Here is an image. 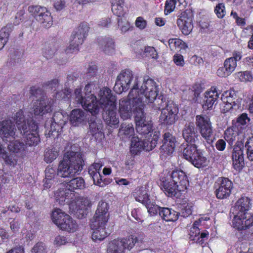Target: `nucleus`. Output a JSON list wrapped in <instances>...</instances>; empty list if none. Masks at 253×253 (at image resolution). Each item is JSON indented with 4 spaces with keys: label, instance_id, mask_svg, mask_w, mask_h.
Instances as JSON below:
<instances>
[{
    "label": "nucleus",
    "instance_id": "53",
    "mask_svg": "<svg viewBox=\"0 0 253 253\" xmlns=\"http://www.w3.org/2000/svg\"><path fill=\"white\" fill-rule=\"evenodd\" d=\"M237 77L240 81L243 82H251L253 80V76L249 71L239 72L236 74Z\"/></svg>",
    "mask_w": 253,
    "mask_h": 253
},
{
    "label": "nucleus",
    "instance_id": "27",
    "mask_svg": "<svg viewBox=\"0 0 253 253\" xmlns=\"http://www.w3.org/2000/svg\"><path fill=\"white\" fill-rule=\"evenodd\" d=\"M244 137L242 131H239L238 126H233L228 128L224 132V138L230 144L232 145L237 138Z\"/></svg>",
    "mask_w": 253,
    "mask_h": 253
},
{
    "label": "nucleus",
    "instance_id": "54",
    "mask_svg": "<svg viewBox=\"0 0 253 253\" xmlns=\"http://www.w3.org/2000/svg\"><path fill=\"white\" fill-rule=\"evenodd\" d=\"M89 129L92 135L101 133L102 125L95 122H91L89 125Z\"/></svg>",
    "mask_w": 253,
    "mask_h": 253
},
{
    "label": "nucleus",
    "instance_id": "2",
    "mask_svg": "<svg viewBox=\"0 0 253 253\" xmlns=\"http://www.w3.org/2000/svg\"><path fill=\"white\" fill-rule=\"evenodd\" d=\"M98 96L100 98L99 111L103 109V118L105 123L112 127H117L119 119L116 112V96L106 87L100 89Z\"/></svg>",
    "mask_w": 253,
    "mask_h": 253
},
{
    "label": "nucleus",
    "instance_id": "8",
    "mask_svg": "<svg viewBox=\"0 0 253 253\" xmlns=\"http://www.w3.org/2000/svg\"><path fill=\"white\" fill-rule=\"evenodd\" d=\"M158 105L154 104V110H161L159 123L165 126H171L178 119L179 109L177 104L172 101L166 102L163 99L157 100Z\"/></svg>",
    "mask_w": 253,
    "mask_h": 253
},
{
    "label": "nucleus",
    "instance_id": "11",
    "mask_svg": "<svg viewBox=\"0 0 253 253\" xmlns=\"http://www.w3.org/2000/svg\"><path fill=\"white\" fill-rule=\"evenodd\" d=\"M83 160L81 155L73 151L64 154V179L79 174L83 169Z\"/></svg>",
    "mask_w": 253,
    "mask_h": 253
},
{
    "label": "nucleus",
    "instance_id": "40",
    "mask_svg": "<svg viewBox=\"0 0 253 253\" xmlns=\"http://www.w3.org/2000/svg\"><path fill=\"white\" fill-rule=\"evenodd\" d=\"M168 43L171 50H185L188 48L187 44L179 39H170L169 40Z\"/></svg>",
    "mask_w": 253,
    "mask_h": 253
},
{
    "label": "nucleus",
    "instance_id": "49",
    "mask_svg": "<svg viewBox=\"0 0 253 253\" xmlns=\"http://www.w3.org/2000/svg\"><path fill=\"white\" fill-rule=\"evenodd\" d=\"M247 159L253 161V136L249 137L245 144Z\"/></svg>",
    "mask_w": 253,
    "mask_h": 253
},
{
    "label": "nucleus",
    "instance_id": "29",
    "mask_svg": "<svg viewBox=\"0 0 253 253\" xmlns=\"http://www.w3.org/2000/svg\"><path fill=\"white\" fill-rule=\"evenodd\" d=\"M84 187V181L82 177H76L70 180L68 179H64V189L73 191L75 189H83Z\"/></svg>",
    "mask_w": 253,
    "mask_h": 253
},
{
    "label": "nucleus",
    "instance_id": "1",
    "mask_svg": "<svg viewBox=\"0 0 253 253\" xmlns=\"http://www.w3.org/2000/svg\"><path fill=\"white\" fill-rule=\"evenodd\" d=\"M182 136L187 143L183 150V157L195 167L200 168L208 165L207 158L195 144L198 140V134L192 123L186 124L182 130Z\"/></svg>",
    "mask_w": 253,
    "mask_h": 253
},
{
    "label": "nucleus",
    "instance_id": "12",
    "mask_svg": "<svg viewBox=\"0 0 253 253\" xmlns=\"http://www.w3.org/2000/svg\"><path fill=\"white\" fill-rule=\"evenodd\" d=\"M152 134H152H150V137L143 140H140L138 137H133L130 146L131 153L132 155H137L143 150L149 151L154 149L158 143L160 133L155 131Z\"/></svg>",
    "mask_w": 253,
    "mask_h": 253
},
{
    "label": "nucleus",
    "instance_id": "26",
    "mask_svg": "<svg viewBox=\"0 0 253 253\" xmlns=\"http://www.w3.org/2000/svg\"><path fill=\"white\" fill-rule=\"evenodd\" d=\"M192 21V17L188 16L185 13L177 20V25L184 35H188L192 31L193 27Z\"/></svg>",
    "mask_w": 253,
    "mask_h": 253
},
{
    "label": "nucleus",
    "instance_id": "35",
    "mask_svg": "<svg viewBox=\"0 0 253 253\" xmlns=\"http://www.w3.org/2000/svg\"><path fill=\"white\" fill-rule=\"evenodd\" d=\"M84 41L82 39L77 38L73 34H72L70 39V45L66 50L68 53H76L79 50V46L81 45Z\"/></svg>",
    "mask_w": 253,
    "mask_h": 253
},
{
    "label": "nucleus",
    "instance_id": "50",
    "mask_svg": "<svg viewBox=\"0 0 253 253\" xmlns=\"http://www.w3.org/2000/svg\"><path fill=\"white\" fill-rule=\"evenodd\" d=\"M147 209V211L151 215H154L158 213H160L161 208L155 204L154 202L150 200L144 205Z\"/></svg>",
    "mask_w": 253,
    "mask_h": 253
},
{
    "label": "nucleus",
    "instance_id": "58",
    "mask_svg": "<svg viewBox=\"0 0 253 253\" xmlns=\"http://www.w3.org/2000/svg\"><path fill=\"white\" fill-rule=\"evenodd\" d=\"M32 253H46V247L42 242L36 244L32 249Z\"/></svg>",
    "mask_w": 253,
    "mask_h": 253
},
{
    "label": "nucleus",
    "instance_id": "30",
    "mask_svg": "<svg viewBox=\"0 0 253 253\" xmlns=\"http://www.w3.org/2000/svg\"><path fill=\"white\" fill-rule=\"evenodd\" d=\"M251 200L248 197H242L236 203V213L251 212Z\"/></svg>",
    "mask_w": 253,
    "mask_h": 253
},
{
    "label": "nucleus",
    "instance_id": "38",
    "mask_svg": "<svg viewBox=\"0 0 253 253\" xmlns=\"http://www.w3.org/2000/svg\"><path fill=\"white\" fill-rule=\"evenodd\" d=\"M84 112L81 109L73 110L70 115V121L74 126H77L85 120Z\"/></svg>",
    "mask_w": 253,
    "mask_h": 253
},
{
    "label": "nucleus",
    "instance_id": "10",
    "mask_svg": "<svg viewBox=\"0 0 253 253\" xmlns=\"http://www.w3.org/2000/svg\"><path fill=\"white\" fill-rule=\"evenodd\" d=\"M31 94L36 99L34 101L33 106L35 116H43L52 111L53 100L48 97L42 89L33 87L31 89Z\"/></svg>",
    "mask_w": 253,
    "mask_h": 253
},
{
    "label": "nucleus",
    "instance_id": "25",
    "mask_svg": "<svg viewBox=\"0 0 253 253\" xmlns=\"http://www.w3.org/2000/svg\"><path fill=\"white\" fill-rule=\"evenodd\" d=\"M233 166L237 171H240L244 166V152L241 147L236 145L232 153Z\"/></svg>",
    "mask_w": 253,
    "mask_h": 253
},
{
    "label": "nucleus",
    "instance_id": "59",
    "mask_svg": "<svg viewBox=\"0 0 253 253\" xmlns=\"http://www.w3.org/2000/svg\"><path fill=\"white\" fill-rule=\"evenodd\" d=\"M230 15L236 20V24L238 26L243 28L246 25L245 19L239 17L236 12L232 11Z\"/></svg>",
    "mask_w": 253,
    "mask_h": 253
},
{
    "label": "nucleus",
    "instance_id": "60",
    "mask_svg": "<svg viewBox=\"0 0 253 253\" xmlns=\"http://www.w3.org/2000/svg\"><path fill=\"white\" fill-rule=\"evenodd\" d=\"M134 164V157L132 155L127 156L125 161V169L126 170H131L133 168Z\"/></svg>",
    "mask_w": 253,
    "mask_h": 253
},
{
    "label": "nucleus",
    "instance_id": "48",
    "mask_svg": "<svg viewBox=\"0 0 253 253\" xmlns=\"http://www.w3.org/2000/svg\"><path fill=\"white\" fill-rule=\"evenodd\" d=\"M58 152L55 148L46 149L44 156V160L47 163H51L58 156Z\"/></svg>",
    "mask_w": 253,
    "mask_h": 253
},
{
    "label": "nucleus",
    "instance_id": "20",
    "mask_svg": "<svg viewBox=\"0 0 253 253\" xmlns=\"http://www.w3.org/2000/svg\"><path fill=\"white\" fill-rule=\"evenodd\" d=\"M16 130L15 125L11 120L0 122V135L3 141H8V138H14Z\"/></svg>",
    "mask_w": 253,
    "mask_h": 253
},
{
    "label": "nucleus",
    "instance_id": "42",
    "mask_svg": "<svg viewBox=\"0 0 253 253\" xmlns=\"http://www.w3.org/2000/svg\"><path fill=\"white\" fill-rule=\"evenodd\" d=\"M78 225L69 215L64 214V231L74 232L77 229Z\"/></svg>",
    "mask_w": 253,
    "mask_h": 253
},
{
    "label": "nucleus",
    "instance_id": "19",
    "mask_svg": "<svg viewBox=\"0 0 253 253\" xmlns=\"http://www.w3.org/2000/svg\"><path fill=\"white\" fill-rule=\"evenodd\" d=\"M218 188L216 190V195L218 199L226 198L230 196L233 184L229 179L220 177L218 179Z\"/></svg>",
    "mask_w": 253,
    "mask_h": 253
},
{
    "label": "nucleus",
    "instance_id": "13",
    "mask_svg": "<svg viewBox=\"0 0 253 253\" xmlns=\"http://www.w3.org/2000/svg\"><path fill=\"white\" fill-rule=\"evenodd\" d=\"M196 125L202 137L209 144H211L214 139V132L209 118L206 116L197 115Z\"/></svg>",
    "mask_w": 253,
    "mask_h": 253
},
{
    "label": "nucleus",
    "instance_id": "61",
    "mask_svg": "<svg viewBox=\"0 0 253 253\" xmlns=\"http://www.w3.org/2000/svg\"><path fill=\"white\" fill-rule=\"evenodd\" d=\"M250 121V119L248 117L246 113H243L237 119V123L238 126L239 125L245 126L247 125Z\"/></svg>",
    "mask_w": 253,
    "mask_h": 253
},
{
    "label": "nucleus",
    "instance_id": "23",
    "mask_svg": "<svg viewBox=\"0 0 253 253\" xmlns=\"http://www.w3.org/2000/svg\"><path fill=\"white\" fill-rule=\"evenodd\" d=\"M103 166L100 162L94 163L88 169V173L92 177L94 184L99 187H104L106 183L102 180L99 171Z\"/></svg>",
    "mask_w": 253,
    "mask_h": 253
},
{
    "label": "nucleus",
    "instance_id": "22",
    "mask_svg": "<svg viewBox=\"0 0 253 253\" xmlns=\"http://www.w3.org/2000/svg\"><path fill=\"white\" fill-rule=\"evenodd\" d=\"M175 142V138L170 133H165L163 135V144L161 146V151L163 154H171L174 150Z\"/></svg>",
    "mask_w": 253,
    "mask_h": 253
},
{
    "label": "nucleus",
    "instance_id": "41",
    "mask_svg": "<svg viewBox=\"0 0 253 253\" xmlns=\"http://www.w3.org/2000/svg\"><path fill=\"white\" fill-rule=\"evenodd\" d=\"M201 219H199L198 220H196L194 222L193 226L190 228L189 231V239L195 243H196L197 241H199V240L200 230L199 228V226L201 223Z\"/></svg>",
    "mask_w": 253,
    "mask_h": 253
},
{
    "label": "nucleus",
    "instance_id": "28",
    "mask_svg": "<svg viewBox=\"0 0 253 253\" xmlns=\"http://www.w3.org/2000/svg\"><path fill=\"white\" fill-rule=\"evenodd\" d=\"M98 42L101 49L106 54H111L115 51V44L113 40L110 37L100 38Z\"/></svg>",
    "mask_w": 253,
    "mask_h": 253
},
{
    "label": "nucleus",
    "instance_id": "62",
    "mask_svg": "<svg viewBox=\"0 0 253 253\" xmlns=\"http://www.w3.org/2000/svg\"><path fill=\"white\" fill-rule=\"evenodd\" d=\"M234 96H236L235 91L233 90H228L223 92L221 99L223 102H228V98Z\"/></svg>",
    "mask_w": 253,
    "mask_h": 253
},
{
    "label": "nucleus",
    "instance_id": "5",
    "mask_svg": "<svg viewBox=\"0 0 253 253\" xmlns=\"http://www.w3.org/2000/svg\"><path fill=\"white\" fill-rule=\"evenodd\" d=\"M189 185L185 173L179 169L172 171L169 177L163 180L161 185L165 193L169 197H178L180 192L185 190Z\"/></svg>",
    "mask_w": 253,
    "mask_h": 253
},
{
    "label": "nucleus",
    "instance_id": "31",
    "mask_svg": "<svg viewBox=\"0 0 253 253\" xmlns=\"http://www.w3.org/2000/svg\"><path fill=\"white\" fill-rule=\"evenodd\" d=\"M119 136L123 140L129 138L134 134V129L131 124H123L119 131Z\"/></svg>",
    "mask_w": 253,
    "mask_h": 253
},
{
    "label": "nucleus",
    "instance_id": "55",
    "mask_svg": "<svg viewBox=\"0 0 253 253\" xmlns=\"http://www.w3.org/2000/svg\"><path fill=\"white\" fill-rule=\"evenodd\" d=\"M97 73V67L95 63L90 62L88 64L86 76L92 77L96 76Z\"/></svg>",
    "mask_w": 253,
    "mask_h": 253
},
{
    "label": "nucleus",
    "instance_id": "56",
    "mask_svg": "<svg viewBox=\"0 0 253 253\" xmlns=\"http://www.w3.org/2000/svg\"><path fill=\"white\" fill-rule=\"evenodd\" d=\"M144 54L146 56L151 57L153 59H157L158 57V52L154 47L152 46H146L144 48Z\"/></svg>",
    "mask_w": 253,
    "mask_h": 253
},
{
    "label": "nucleus",
    "instance_id": "51",
    "mask_svg": "<svg viewBox=\"0 0 253 253\" xmlns=\"http://www.w3.org/2000/svg\"><path fill=\"white\" fill-rule=\"evenodd\" d=\"M193 204L192 202H186L183 203L181 206V210L182 215L184 217H187L191 215L192 212Z\"/></svg>",
    "mask_w": 253,
    "mask_h": 253
},
{
    "label": "nucleus",
    "instance_id": "34",
    "mask_svg": "<svg viewBox=\"0 0 253 253\" xmlns=\"http://www.w3.org/2000/svg\"><path fill=\"white\" fill-rule=\"evenodd\" d=\"M160 215L167 221H174L178 218V213L175 211L168 208H161Z\"/></svg>",
    "mask_w": 253,
    "mask_h": 253
},
{
    "label": "nucleus",
    "instance_id": "64",
    "mask_svg": "<svg viewBox=\"0 0 253 253\" xmlns=\"http://www.w3.org/2000/svg\"><path fill=\"white\" fill-rule=\"evenodd\" d=\"M147 25L146 21L142 17H138L135 21V26L140 30L144 29Z\"/></svg>",
    "mask_w": 253,
    "mask_h": 253
},
{
    "label": "nucleus",
    "instance_id": "45",
    "mask_svg": "<svg viewBox=\"0 0 253 253\" xmlns=\"http://www.w3.org/2000/svg\"><path fill=\"white\" fill-rule=\"evenodd\" d=\"M63 212L60 209H55L52 212V221L61 230H62V224L63 223Z\"/></svg>",
    "mask_w": 253,
    "mask_h": 253
},
{
    "label": "nucleus",
    "instance_id": "47",
    "mask_svg": "<svg viewBox=\"0 0 253 253\" xmlns=\"http://www.w3.org/2000/svg\"><path fill=\"white\" fill-rule=\"evenodd\" d=\"M224 104L222 112L226 113L230 110L235 108V109H238L240 107L236 96L232 97L228 99V102H223Z\"/></svg>",
    "mask_w": 253,
    "mask_h": 253
},
{
    "label": "nucleus",
    "instance_id": "36",
    "mask_svg": "<svg viewBox=\"0 0 253 253\" xmlns=\"http://www.w3.org/2000/svg\"><path fill=\"white\" fill-rule=\"evenodd\" d=\"M88 24L86 22L81 23L73 31V33L77 38L82 39L83 41L87 37L89 31Z\"/></svg>",
    "mask_w": 253,
    "mask_h": 253
},
{
    "label": "nucleus",
    "instance_id": "4",
    "mask_svg": "<svg viewBox=\"0 0 253 253\" xmlns=\"http://www.w3.org/2000/svg\"><path fill=\"white\" fill-rule=\"evenodd\" d=\"M138 82V78H136L133 87L131 88L127 96L119 101V113L120 117L124 120L130 119L132 113L135 117L137 113L136 112H138L139 109L142 110L144 109V104L142 101H138L137 99Z\"/></svg>",
    "mask_w": 253,
    "mask_h": 253
},
{
    "label": "nucleus",
    "instance_id": "63",
    "mask_svg": "<svg viewBox=\"0 0 253 253\" xmlns=\"http://www.w3.org/2000/svg\"><path fill=\"white\" fill-rule=\"evenodd\" d=\"M173 60L174 63L178 66L183 67L185 64L183 57L179 54H176L173 56Z\"/></svg>",
    "mask_w": 253,
    "mask_h": 253
},
{
    "label": "nucleus",
    "instance_id": "3",
    "mask_svg": "<svg viewBox=\"0 0 253 253\" xmlns=\"http://www.w3.org/2000/svg\"><path fill=\"white\" fill-rule=\"evenodd\" d=\"M109 217L108 204L103 201H100L90 223L92 230V239L94 241H101L109 235L106 229Z\"/></svg>",
    "mask_w": 253,
    "mask_h": 253
},
{
    "label": "nucleus",
    "instance_id": "21",
    "mask_svg": "<svg viewBox=\"0 0 253 253\" xmlns=\"http://www.w3.org/2000/svg\"><path fill=\"white\" fill-rule=\"evenodd\" d=\"M220 92H218L216 86H211L210 89L205 93V100L203 104V108L205 110L211 109L219 97Z\"/></svg>",
    "mask_w": 253,
    "mask_h": 253
},
{
    "label": "nucleus",
    "instance_id": "57",
    "mask_svg": "<svg viewBox=\"0 0 253 253\" xmlns=\"http://www.w3.org/2000/svg\"><path fill=\"white\" fill-rule=\"evenodd\" d=\"M55 53V49L50 46H45L42 51L43 56L46 59L52 58Z\"/></svg>",
    "mask_w": 253,
    "mask_h": 253
},
{
    "label": "nucleus",
    "instance_id": "39",
    "mask_svg": "<svg viewBox=\"0 0 253 253\" xmlns=\"http://www.w3.org/2000/svg\"><path fill=\"white\" fill-rule=\"evenodd\" d=\"M13 29L11 24H7L2 28L0 31V50H1L7 42L9 34Z\"/></svg>",
    "mask_w": 253,
    "mask_h": 253
},
{
    "label": "nucleus",
    "instance_id": "15",
    "mask_svg": "<svg viewBox=\"0 0 253 253\" xmlns=\"http://www.w3.org/2000/svg\"><path fill=\"white\" fill-rule=\"evenodd\" d=\"M91 206L90 200L84 197L78 198L76 200L71 201L68 204L70 212L80 219L84 218L87 215Z\"/></svg>",
    "mask_w": 253,
    "mask_h": 253
},
{
    "label": "nucleus",
    "instance_id": "37",
    "mask_svg": "<svg viewBox=\"0 0 253 253\" xmlns=\"http://www.w3.org/2000/svg\"><path fill=\"white\" fill-rule=\"evenodd\" d=\"M107 253H125L124 246L119 239L111 241L108 246Z\"/></svg>",
    "mask_w": 253,
    "mask_h": 253
},
{
    "label": "nucleus",
    "instance_id": "43",
    "mask_svg": "<svg viewBox=\"0 0 253 253\" xmlns=\"http://www.w3.org/2000/svg\"><path fill=\"white\" fill-rule=\"evenodd\" d=\"M119 240L121 241L122 246H124V250L125 249L130 250L133 248L137 241V237L133 235H129L126 238H119Z\"/></svg>",
    "mask_w": 253,
    "mask_h": 253
},
{
    "label": "nucleus",
    "instance_id": "7",
    "mask_svg": "<svg viewBox=\"0 0 253 253\" xmlns=\"http://www.w3.org/2000/svg\"><path fill=\"white\" fill-rule=\"evenodd\" d=\"M91 84L85 85L83 95L82 88H77L75 90V98L78 103L82 105L84 109L89 112L92 115L97 114L99 112L100 98L97 100L96 96L91 93Z\"/></svg>",
    "mask_w": 253,
    "mask_h": 253
},
{
    "label": "nucleus",
    "instance_id": "9",
    "mask_svg": "<svg viewBox=\"0 0 253 253\" xmlns=\"http://www.w3.org/2000/svg\"><path fill=\"white\" fill-rule=\"evenodd\" d=\"M138 78V91L137 92V99L138 101H142L145 105L144 102L147 103H153L156 99L158 95V90L155 82L150 79L148 76H145L143 79V82L140 87L141 83V78L139 77H136ZM135 82L134 80V83Z\"/></svg>",
    "mask_w": 253,
    "mask_h": 253
},
{
    "label": "nucleus",
    "instance_id": "32",
    "mask_svg": "<svg viewBox=\"0 0 253 253\" xmlns=\"http://www.w3.org/2000/svg\"><path fill=\"white\" fill-rule=\"evenodd\" d=\"M112 11L118 17L124 16L125 14L124 0H111Z\"/></svg>",
    "mask_w": 253,
    "mask_h": 253
},
{
    "label": "nucleus",
    "instance_id": "52",
    "mask_svg": "<svg viewBox=\"0 0 253 253\" xmlns=\"http://www.w3.org/2000/svg\"><path fill=\"white\" fill-rule=\"evenodd\" d=\"M214 11L218 18H223L226 15L225 4L223 3H218L215 7Z\"/></svg>",
    "mask_w": 253,
    "mask_h": 253
},
{
    "label": "nucleus",
    "instance_id": "6",
    "mask_svg": "<svg viewBox=\"0 0 253 253\" xmlns=\"http://www.w3.org/2000/svg\"><path fill=\"white\" fill-rule=\"evenodd\" d=\"M18 130L22 135L28 133L25 139L26 143L29 146L37 145L40 141L39 134L36 132L38 126L32 119H26L22 111L17 112L13 117Z\"/></svg>",
    "mask_w": 253,
    "mask_h": 253
},
{
    "label": "nucleus",
    "instance_id": "18",
    "mask_svg": "<svg viewBox=\"0 0 253 253\" xmlns=\"http://www.w3.org/2000/svg\"><path fill=\"white\" fill-rule=\"evenodd\" d=\"M135 117L136 131L141 135H148L152 129L153 125L150 121L145 120L144 109L136 112Z\"/></svg>",
    "mask_w": 253,
    "mask_h": 253
},
{
    "label": "nucleus",
    "instance_id": "14",
    "mask_svg": "<svg viewBox=\"0 0 253 253\" xmlns=\"http://www.w3.org/2000/svg\"><path fill=\"white\" fill-rule=\"evenodd\" d=\"M132 72L128 69L122 71L117 76L114 90L118 94L127 91L132 84V88L134 84L135 78Z\"/></svg>",
    "mask_w": 253,
    "mask_h": 253
},
{
    "label": "nucleus",
    "instance_id": "17",
    "mask_svg": "<svg viewBox=\"0 0 253 253\" xmlns=\"http://www.w3.org/2000/svg\"><path fill=\"white\" fill-rule=\"evenodd\" d=\"M233 226L238 230H244L253 225V213H236L232 220Z\"/></svg>",
    "mask_w": 253,
    "mask_h": 253
},
{
    "label": "nucleus",
    "instance_id": "46",
    "mask_svg": "<svg viewBox=\"0 0 253 253\" xmlns=\"http://www.w3.org/2000/svg\"><path fill=\"white\" fill-rule=\"evenodd\" d=\"M185 0H167L165 6V14L168 15L172 12L176 6H180L184 2Z\"/></svg>",
    "mask_w": 253,
    "mask_h": 253
},
{
    "label": "nucleus",
    "instance_id": "44",
    "mask_svg": "<svg viewBox=\"0 0 253 253\" xmlns=\"http://www.w3.org/2000/svg\"><path fill=\"white\" fill-rule=\"evenodd\" d=\"M7 147L10 151L16 153H22L25 150L26 148V145L24 143L19 140L10 142Z\"/></svg>",
    "mask_w": 253,
    "mask_h": 253
},
{
    "label": "nucleus",
    "instance_id": "16",
    "mask_svg": "<svg viewBox=\"0 0 253 253\" xmlns=\"http://www.w3.org/2000/svg\"><path fill=\"white\" fill-rule=\"evenodd\" d=\"M28 9L30 12L33 13L36 20L40 22L42 26L48 28L52 25V17L46 8L36 5L29 6Z\"/></svg>",
    "mask_w": 253,
    "mask_h": 253
},
{
    "label": "nucleus",
    "instance_id": "24",
    "mask_svg": "<svg viewBox=\"0 0 253 253\" xmlns=\"http://www.w3.org/2000/svg\"><path fill=\"white\" fill-rule=\"evenodd\" d=\"M237 67V63L232 58H228L224 62L223 66L218 68L217 75L221 78L229 76L234 72Z\"/></svg>",
    "mask_w": 253,
    "mask_h": 253
},
{
    "label": "nucleus",
    "instance_id": "33",
    "mask_svg": "<svg viewBox=\"0 0 253 253\" xmlns=\"http://www.w3.org/2000/svg\"><path fill=\"white\" fill-rule=\"evenodd\" d=\"M132 194L136 201L144 205L150 201L146 190L142 187L135 189Z\"/></svg>",
    "mask_w": 253,
    "mask_h": 253
}]
</instances>
